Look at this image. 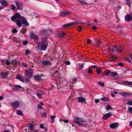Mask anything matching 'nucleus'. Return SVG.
Wrapping results in <instances>:
<instances>
[{"label":"nucleus","mask_w":132,"mask_h":132,"mask_svg":"<svg viewBox=\"0 0 132 132\" xmlns=\"http://www.w3.org/2000/svg\"><path fill=\"white\" fill-rule=\"evenodd\" d=\"M15 4L17 6V9L19 10L22 9V7L23 6V4L18 1H16Z\"/></svg>","instance_id":"39448f33"},{"label":"nucleus","mask_w":132,"mask_h":132,"mask_svg":"<svg viewBox=\"0 0 132 132\" xmlns=\"http://www.w3.org/2000/svg\"><path fill=\"white\" fill-rule=\"evenodd\" d=\"M76 79H72V83H76Z\"/></svg>","instance_id":"e2e57ef3"},{"label":"nucleus","mask_w":132,"mask_h":132,"mask_svg":"<svg viewBox=\"0 0 132 132\" xmlns=\"http://www.w3.org/2000/svg\"><path fill=\"white\" fill-rule=\"evenodd\" d=\"M84 63H80L79 64H78V68H79L81 70L84 67Z\"/></svg>","instance_id":"4be33fe9"},{"label":"nucleus","mask_w":132,"mask_h":132,"mask_svg":"<svg viewBox=\"0 0 132 132\" xmlns=\"http://www.w3.org/2000/svg\"><path fill=\"white\" fill-rule=\"evenodd\" d=\"M16 113L18 115H21L22 114V113L21 111L19 110L17 111Z\"/></svg>","instance_id":"2f4dec72"},{"label":"nucleus","mask_w":132,"mask_h":132,"mask_svg":"<svg viewBox=\"0 0 132 132\" xmlns=\"http://www.w3.org/2000/svg\"><path fill=\"white\" fill-rule=\"evenodd\" d=\"M1 4L4 6H6L7 5V4L6 2L5 1H2L1 2Z\"/></svg>","instance_id":"cd10ccee"},{"label":"nucleus","mask_w":132,"mask_h":132,"mask_svg":"<svg viewBox=\"0 0 132 132\" xmlns=\"http://www.w3.org/2000/svg\"><path fill=\"white\" fill-rule=\"evenodd\" d=\"M110 71H108L107 72H105V73L106 75H110Z\"/></svg>","instance_id":"a19ab883"},{"label":"nucleus","mask_w":132,"mask_h":132,"mask_svg":"<svg viewBox=\"0 0 132 132\" xmlns=\"http://www.w3.org/2000/svg\"><path fill=\"white\" fill-rule=\"evenodd\" d=\"M126 3L129 7H130L131 6V2L130 1H126Z\"/></svg>","instance_id":"473e14b6"},{"label":"nucleus","mask_w":132,"mask_h":132,"mask_svg":"<svg viewBox=\"0 0 132 132\" xmlns=\"http://www.w3.org/2000/svg\"><path fill=\"white\" fill-rule=\"evenodd\" d=\"M28 43V42L26 40L23 42V44L24 45H26Z\"/></svg>","instance_id":"6e6d98bb"},{"label":"nucleus","mask_w":132,"mask_h":132,"mask_svg":"<svg viewBox=\"0 0 132 132\" xmlns=\"http://www.w3.org/2000/svg\"><path fill=\"white\" fill-rule=\"evenodd\" d=\"M71 13L69 11H64V12H62L60 13V15L61 16H64L70 14Z\"/></svg>","instance_id":"4468645a"},{"label":"nucleus","mask_w":132,"mask_h":132,"mask_svg":"<svg viewBox=\"0 0 132 132\" xmlns=\"http://www.w3.org/2000/svg\"><path fill=\"white\" fill-rule=\"evenodd\" d=\"M97 67V65H94L92 66L91 67V68L92 69L96 68Z\"/></svg>","instance_id":"603ef678"},{"label":"nucleus","mask_w":132,"mask_h":132,"mask_svg":"<svg viewBox=\"0 0 132 132\" xmlns=\"http://www.w3.org/2000/svg\"><path fill=\"white\" fill-rule=\"evenodd\" d=\"M126 92H120L119 93V94L121 96H123L125 97L126 96Z\"/></svg>","instance_id":"c85d7f7f"},{"label":"nucleus","mask_w":132,"mask_h":132,"mask_svg":"<svg viewBox=\"0 0 132 132\" xmlns=\"http://www.w3.org/2000/svg\"><path fill=\"white\" fill-rule=\"evenodd\" d=\"M12 105L14 107L16 108L19 107V103L18 101H15L12 103Z\"/></svg>","instance_id":"9d476101"},{"label":"nucleus","mask_w":132,"mask_h":132,"mask_svg":"<svg viewBox=\"0 0 132 132\" xmlns=\"http://www.w3.org/2000/svg\"><path fill=\"white\" fill-rule=\"evenodd\" d=\"M102 100L104 101H108V100L107 98L105 97H104L101 98Z\"/></svg>","instance_id":"f704fd0d"},{"label":"nucleus","mask_w":132,"mask_h":132,"mask_svg":"<svg viewBox=\"0 0 132 132\" xmlns=\"http://www.w3.org/2000/svg\"><path fill=\"white\" fill-rule=\"evenodd\" d=\"M22 65H23V66H24V67H27V65L25 63H23Z\"/></svg>","instance_id":"338daca9"},{"label":"nucleus","mask_w":132,"mask_h":132,"mask_svg":"<svg viewBox=\"0 0 132 132\" xmlns=\"http://www.w3.org/2000/svg\"><path fill=\"white\" fill-rule=\"evenodd\" d=\"M91 40L90 39H88V41L87 42V43L88 44H89L91 43Z\"/></svg>","instance_id":"69168bd1"},{"label":"nucleus","mask_w":132,"mask_h":132,"mask_svg":"<svg viewBox=\"0 0 132 132\" xmlns=\"http://www.w3.org/2000/svg\"><path fill=\"white\" fill-rule=\"evenodd\" d=\"M101 69L100 68H97L96 70V72L98 75L101 74Z\"/></svg>","instance_id":"a878e982"},{"label":"nucleus","mask_w":132,"mask_h":132,"mask_svg":"<svg viewBox=\"0 0 132 132\" xmlns=\"http://www.w3.org/2000/svg\"><path fill=\"white\" fill-rule=\"evenodd\" d=\"M106 108L107 110L111 109V106L110 105H107L106 107Z\"/></svg>","instance_id":"4c0bfd02"},{"label":"nucleus","mask_w":132,"mask_h":132,"mask_svg":"<svg viewBox=\"0 0 132 132\" xmlns=\"http://www.w3.org/2000/svg\"><path fill=\"white\" fill-rule=\"evenodd\" d=\"M127 104L128 105L132 106V99L130 101H129L127 102Z\"/></svg>","instance_id":"7c9ffc66"},{"label":"nucleus","mask_w":132,"mask_h":132,"mask_svg":"<svg viewBox=\"0 0 132 132\" xmlns=\"http://www.w3.org/2000/svg\"><path fill=\"white\" fill-rule=\"evenodd\" d=\"M42 116L45 117H46V114L45 112H44L42 114Z\"/></svg>","instance_id":"de8ad7c7"},{"label":"nucleus","mask_w":132,"mask_h":132,"mask_svg":"<svg viewBox=\"0 0 132 132\" xmlns=\"http://www.w3.org/2000/svg\"><path fill=\"white\" fill-rule=\"evenodd\" d=\"M91 68H89L88 70V73H89L92 74V70L91 69Z\"/></svg>","instance_id":"58836bf2"},{"label":"nucleus","mask_w":132,"mask_h":132,"mask_svg":"<svg viewBox=\"0 0 132 132\" xmlns=\"http://www.w3.org/2000/svg\"><path fill=\"white\" fill-rule=\"evenodd\" d=\"M1 77L2 78H6L7 76V73L2 72L1 73Z\"/></svg>","instance_id":"f3484780"},{"label":"nucleus","mask_w":132,"mask_h":132,"mask_svg":"<svg viewBox=\"0 0 132 132\" xmlns=\"http://www.w3.org/2000/svg\"><path fill=\"white\" fill-rule=\"evenodd\" d=\"M42 64L43 65H50L51 63L50 61L47 60H44L42 62Z\"/></svg>","instance_id":"9b49d317"},{"label":"nucleus","mask_w":132,"mask_h":132,"mask_svg":"<svg viewBox=\"0 0 132 132\" xmlns=\"http://www.w3.org/2000/svg\"><path fill=\"white\" fill-rule=\"evenodd\" d=\"M125 19L126 21L128 22L131 21L132 19V16L128 14L126 15L125 16Z\"/></svg>","instance_id":"423d86ee"},{"label":"nucleus","mask_w":132,"mask_h":132,"mask_svg":"<svg viewBox=\"0 0 132 132\" xmlns=\"http://www.w3.org/2000/svg\"><path fill=\"white\" fill-rule=\"evenodd\" d=\"M126 97H127V96H129L130 95H132V94L130 93H126Z\"/></svg>","instance_id":"ea45409f"},{"label":"nucleus","mask_w":132,"mask_h":132,"mask_svg":"<svg viewBox=\"0 0 132 132\" xmlns=\"http://www.w3.org/2000/svg\"><path fill=\"white\" fill-rule=\"evenodd\" d=\"M65 64L67 65H69L70 64V62L69 61H67L65 62Z\"/></svg>","instance_id":"13d9d810"},{"label":"nucleus","mask_w":132,"mask_h":132,"mask_svg":"<svg viewBox=\"0 0 132 132\" xmlns=\"http://www.w3.org/2000/svg\"><path fill=\"white\" fill-rule=\"evenodd\" d=\"M29 72L27 70H26L25 71V75L27 76L29 75Z\"/></svg>","instance_id":"72a5a7b5"},{"label":"nucleus","mask_w":132,"mask_h":132,"mask_svg":"<svg viewBox=\"0 0 132 132\" xmlns=\"http://www.w3.org/2000/svg\"><path fill=\"white\" fill-rule=\"evenodd\" d=\"M76 24V23L75 22H71L69 23L64 24L63 26L64 27H69L70 26H73Z\"/></svg>","instance_id":"0eeeda50"},{"label":"nucleus","mask_w":132,"mask_h":132,"mask_svg":"<svg viewBox=\"0 0 132 132\" xmlns=\"http://www.w3.org/2000/svg\"><path fill=\"white\" fill-rule=\"evenodd\" d=\"M112 115L111 113H109L106 114L104 115L103 117V119L104 120H106L107 118H109Z\"/></svg>","instance_id":"1a4fd4ad"},{"label":"nucleus","mask_w":132,"mask_h":132,"mask_svg":"<svg viewBox=\"0 0 132 132\" xmlns=\"http://www.w3.org/2000/svg\"><path fill=\"white\" fill-rule=\"evenodd\" d=\"M118 124L117 123L114 122L111 123L110 126V128H114L118 126Z\"/></svg>","instance_id":"2eb2a0df"},{"label":"nucleus","mask_w":132,"mask_h":132,"mask_svg":"<svg viewBox=\"0 0 132 132\" xmlns=\"http://www.w3.org/2000/svg\"><path fill=\"white\" fill-rule=\"evenodd\" d=\"M37 95L38 96V97L39 98H42V96L41 94H40V93H37Z\"/></svg>","instance_id":"37998d69"},{"label":"nucleus","mask_w":132,"mask_h":132,"mask_svg":"<svg viewBox=\"0 0 132 132\" xmlns=\"http://www.w3.org/2000/svg\"><path fill=\"white\" fill-rule=\"evenodd\" d=\"M128 81H123L122 82V84H123L125 85H128Z\"/></svg>","instance_id":"e433bc0d"},{"label":"nucleus","mask_w":132,"mask_h":132,"mask_svg":"<svg viewBox=\"0 0 132 132\" xmlns=\"http://www.w3.org/2000/svg\"><path fill=\"white\" fill-rule=\"evenodd\" d=\"M56 117V116L55 115H52L50 116V119L51 120V122L52 123H53L55 121V118Z\"/></svg>","instance_id":"aec40b11"},{"label":"nucleus","mask_w":132,"mask_h":132,"mask_svg":"<svg viewBox=\"0 0 132 132\" xmlns=\"http://www.w3.org/2000/svg\"><path fill=\"white\" fill-rule=\"evenodd\" d=\"M118 65L119 66H120L121 67H122L123 66V64L121 63H118Z\"/></svg>","instance_id":"680f3d73"},{"label":"nucleus","mask_w":132,"mask_h":132,"mask_svg":"<svg viewBox=\"0 0 132 132\" xmlns=\"http://www.w3.org/2000/svg\"><path fill=\"white\" fill-rule=\"evenodd\" d=\"M44 43V41L43 40H42L41 42L38 43V48L42 50L43 51H45L47 48V46L45 44H43Z\"/></svg>","instance_id":"7ed1b4c3"},{"label":"nucleus","mask_w":132,"mask_h":132,"mask_svg":"<svg viewBox=\"0 0 132 132\" xmlns=\"http://www.w3.org/2000/svg\"><path fill=\"white\" fill-rule=\"evenodd\" d=\"M35 36L32 34H31L30 35L31 38L32 39H33Z\"/></svg>","instance_id":"4d7b16f0"},{"label":"nucleus","mask_w":132,"mask_h":132,"mask_svg":"<svg viewBox=\"0 0 132 132\" xmlns=\"http://www.w3.org/2000/svg\"><path fill=\"white\" fill-rule=\"evenodd\" d=\"M66 34V32L64 31L59 32L58 34V35L60 37H63Z\"/></svg>","instance_id":"f8f14e48"},{"label":"nucleus","mask_w":132,"mask_h":132,"mask_svg":"<svg viewBox=\"0 0 132 132\" xmlns=\"http://www.w3.org/2000/svg\"><path fill=\"white\" fill-rule=\"evenodd\" d=\"M38 93L42 95L44 94V92H43L41 90H39Z\"/></svg>","instance_id":"3c124183"},{"label":"nucleus","mask_w":132,"mask_h":132,"mask_svg":"<svg viewBox=\"0 0 132 132\" xmlns=\"http://www.w3.org/2000/svg\"><path fill=\"white\" fill-rule=\"evenodd\" d=\"M73 121L75 123L78 125V126H84V124L80 122H84V121L82 118L76 117L75 118L74 120H73Z\"/></svg>","instance_id":"f03ea898"},{"label":"nucleus","mask_w":132,"mask_h":132,"mask_svg":"<svg viewBox=\"0 0 132 132\" xmlns=\"http://www.w3.org/2000/svg\"><path fill=\"white\" fill-rule=\"evenodd\" d=\"M78 30L79 31H80L82 29V28L81 26H79L78 28Z\"/></svg>","instance_id":"c03bdc74"},{"label":"nucleus","mask_w":132,"mask_h":132,"mask_svg":"<svg viewBox=\"0 0 132 132\" xmlns=\"http://www.w3.org/2000/svg\"><path fill=\"white\" fill-rule=\"evenodd\" d=\"M24 25L27 26H29V24L27 22L26 20H24L22 21Z\"/></svg>","instance_id":"b1692460"},{"label":"nucleus","mask_w":132,"mask_h":132,"mask_svg":"<svg viewBox=\"0 0 132 132\" xmlns=\"http://www.w3.org/2000/svg\"><path fill=\"white\" fill-rule=\"evenodd\" d=\"M23 19L26 20L24 17L21 16V15L18 13H16L15 15L11 18V20L16 22L19 27H20L22 24L21 21Z\"/></svg>","instance_id":"f257e3e1"},{"label":"nucleus","mask_w":132,"mask_h":132,"mask_svg":"<svg viewBox=\"0 0 132 132\" xmlns=\"http://www.w3.org/2000/svg\"><path fill=\"white\" fill-rule=\"evenodd\" d=\"M100 100L98 99H96L95 100V102L96 103H98L99 102Z\"/></svg>","instance_id":"0e129e2a"},{"label":"nucleus","mask_w":132,"mask_h":132,"mask_svg":"<svg viewBox=\"0 0 132 132\" xmlns=\"http://www.w3.org/2000/svg\"><path fill=\"white\" fill-rule=\"evenodd\" d=\"M12 32L14 33H16L17 32V30L16 29H13L12 30Z\"/></svg>","instance_id":"09e8293b"},{"label":"nucleus","mask_w":132,"mask_h":132,"mask_svg":"<svg viewBox=\"0 0 132 132\" xmlns=\"http://www.w3.org/2000/svg\"><path fill=\"white\" fill-rule=\"evenodd\" d=\"M132 85V81H128L127 85Z\"/></svg>","instance_id":"864d4df0"},{"label":"nucleus","mask_w":132,"mask_h":132,"mask_svg":"<svg viewBox=\"0 0 132 132\" xmlns=\"http://www.w3.org/2000/svg\"><path fill=\"white\" fill-rule=\"evenodd\" d=\"M33 39H34V40L36 41H37L38 40L37 37L35 36H34Z\"/></svg>","instance_id":"8fccbe9b"},{"label":"nucleus","mask_w":132,"mask_h":132,"mask_svg":"<svg viewBox=\"0 0 132 132\" xmlns=\"http://www.w3.org/2000/svg\"><path fill=\"white\" fill-rule=\"evenodd\" d=\"M110 56L111 58H112L113 60H116L117 59V57L113 54H111L110 55Z\"/></svg>","instance_id":"393cba45"},{"label":"nucleus","mask_w":132,"mask_h":132,"mask_svg":"<svg viewBox=\"0 0 132 132\" xmlns=\"http://www.w3.org/2000/svg\"><path fill=\"white\" fill-rule=\"evenodd\" d=\"M25 80L27 82H29L30 81V80L27 78L25 79Z\"/></svg>","instance_id":"bf43d9fd"},{"label":"nucleus","mask_w":132,"mask_h":132,"mask_svg":"<svg viewBox=\"0 0 132 132\" xmlns=\"http://www.w3.org/2000/svg\"><path fill=\"white\" fill-rule=\"evenodd\" d=\"M78 101L81 103H86L85 101V98H83L82 97H78L77 98Z\"/></svg>","instance_id":"6e6552de"},{"label":"nucleus","mask_w":132,"mask_h":132,"mask_svg":"<svg viewBox=\"0 0 132 132\" xmlns=\"http://www.w3.org/2000/svg\"><path fill=\"white\" fill-rule=\"evenodd\" d=\"M29 129L30 130H33L34 128V126L31 124L30 123L29 125Z\"/></svg>","instance_id":"412c9836"},{"label":"nucleus","mask_w":132,"mask_h":132,"mask_svg":"<svg viewBox=\"0 0 132 132\" xmlns=\"http://www.w3.org/2000/svg\"><path fill=\"white\" fill-rule=\"evenodd\" d=\"M79 1L81 3H83L84 4H86V3L85 2L84 0H79Z\"/></svg>","instance_id":"79ce46f5"},{"label":"nucleus","mask_w":132,"mask_h":132,"mask_svg":"<svg viewBox=\"0 0 132 132\" xmlns=\"http://www.w3.org/2000/svg\"><path fill=\"white\" fill-rule=\"evenodd\" d=\"M40 127L42 129L44 128V127L43 124H41L40 125Z\"/></svg>","instance_id":"052dcab7"},{"label":"nucleus","mask_w":132,"mask_h":132,"mask_svg":"<svg viewBox=\"0 0 132 132\" xmlns=\"http://www.w3.org/2000/svg\"><path fill=\"white\" fill-rule=\"evenodd\" d=\"M29 72L28 76L30 78H31L33 75V71L32 69H29Z\"/></svg>","instance_id":"a211bd4d"},{"label":"nucleus","mask_w":132,"mask_h":132,"mask_svg":"<svg viewBox=\"0 0 132 132\" xmlns=\"http://www.w3.org/2000/svg\"><path fill=\"white\" fill-rule=\"evenodd\" d=\"M15 8L16 7L13 4L12 5V7H11V9L12 10H14L15 9Z\"/></svg>","instance_id":"49530a36"},{"label":"nucleus","mask_w":132,"mask_h":132,"mask_svg":"<svg viewBox=\"0 0 132 132\" xmlns=\"http://www.w3.org/2000/svg\"><path fill=\"white\" fill-rule=\"evenodd\" d=\"M17 63V61L15 59H13L11 61V63L13 65H15Z\"/></svg>","instance_id":"bb28decb"},{"label":"nucleus","mask_w":132,"mask_h":132,"mask_svg":"<svg viewBox=\"0 0 132 132\" xmlns=\"http://www.w3.org/2000/svg\"><path fill=\"white\" fill-rule=\"evenodd\" d=\"M16 78L22 82L24 81L23 78L21 75H19L17 76Z\"/></svg>","instance_id":"dca6fc26"},{"label":"nucleus","mask_w":132,"mask_h":132,"mask_svg":"<svg viewBox=\"0 0 132 132\" xmlns=\"http://www.w3.org/2000/svg\"><path fill=\"white\" fill-rule=\"evenodd\" d=\"M118 74L117 72H112L110 73V75L109 76H114L117 75Z\"/></svg>","instance_id":"5701e85b"},{"label":"nucleus","mask_w":132,"mask_h":132,"mask_svg":"<svg viewBox=\"0 0 132 132\" xmlns=\"http://www.w3.org/2000/svg\"><path fill=\"white\" fill-rule=\"evenodd\" d=\"M13 90H14L16 91L19 89L21 88V87L20 85H13Z\"/></svg>","instance_id":"ddd939ff"},{"label":"nucleus","mask_w":132,"mask_h":132,"mask_svg":"<svg viewBox=\"0 0 132 132\" xmlns=\"http://www.w3.org/2000/svg\"><path fill=\"white\" fill-rule=\"evenodd\" d=\"M128 111L129 112H131L132 113V107H131L128 108Z\"/></svg>","instance_id":"5fc2aeb1"},{"label":"nucleus","mask_w":132,"mask_h":132,"mask_svg":"<svg viewBox=\"0 0 132 132\" xmlns=\"http://www.w3.org/2000/svg\"><path fill=\"white\" fill-rule=\"evenodd\" d=\"M92 29L94 30H96V27L94 26H93L92 27Z\"/></svg>","instance_id":"774afa93"},{"label":"nucleus","mask_w":132,"mask_h":132,"mask_svg":"<svg viewBox=\"0 0 132 132\" xmlns=\"http://www.w3.org/2000/svg\"><path fill=\"white\" fill-rule=\"evenodd\" d=\"M5 63L8 66L10 64V63L7 60H6V61Z\"/></svg>","instance_id":"a18cd8bd"},{"label":"nucleus","mask_w":132,"mask_h":132,"mask_svg":"<svg viewBox=\"0 0 132 132\" xmlns=\"http://www.w3.org/2000/svg\"><path fill=\"white\" fill-rule=\"evenodd\" d=\"M34 78L36 80L38 81H40L41 80V78L37 75H35Z\"/></svg>","instance_id":"6ab92c4d"},{"label":"nucleus","mask_w":132,"mask_h":132,"mask_svg":"<svg viewBox=\"0 0 132 132\" xmlns=\"http://www.w3.org/2000/svg\"><path fill=\"white\" fill-rule=\"evenodd\" d=\"M112 50L113 51L120 53L121 51L122 47L120 46H119V48L117 46H114L113 47Z\"/></svg>","instance_id":"20e7f679"},{"label":"nucleus","mask_w":132,"mask_h":132,"mask_svg":"<svg viewBox=\"0 0 132 132\" xmlns=\"http://www.w3.org/2000/svg\"><path fill=\"white\" fill-rule=\"evenodd\" d=\"M25 52H26L25 55H27L28 54H29L30 53V51L28 49L25 51Z\"/></svg>","instance_id":"c756f323"},{"label":"nucleus","mask_w":132,"mask_h":132,"mask_svg":"<svg viewBox=\"0 0 132 132\" xmlns=\"http://www.w3.org/2000/svg\"><path fill=\"white\" fill-rule=\"evenodd\" d=\"M98 84L99 85H101L102 87H103L104 86V84L100 81L98 82Z\"/></svg>","instance_id":"c9c22d12"}]
</instances>
